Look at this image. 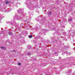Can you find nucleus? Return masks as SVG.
<instances>
[{"instance_id":"obj_1","label":"nucleus","mask_w":75,"mask_h":75,"mask_svg":"<svg viewBox=\"0 0 75 75\" xmlns=\"http://www.w3.org/2000/svg\"><path fill=\"white\" fill-rule=\"evenodd\" d=\"M1 48L2 49V50H6V48L3 47H1Z\"/></svg>"},{"instance_id":"obj_2","label":"nucleus","mask_w":75,"mask_h":75,"mask_svg":"<svg viewBox=\"0 0 75 75\" xmlns=\"http://www.w3.org/2000/svg\"><path fill=\"white\" fill-rule=\"evenodd\" d=\"M32 37H33V35H30L28 36V37L30 38H32Z\"/></svg>"},{"instance_id":"obj_3","label":"nucleus","mask_w":75,"mask_h":75,"mask_svg":"<svg viewBox=\"0 0 75 75\" xmlns=\"http://www.w3.org/2000/svg\"><path fill=\"white\" fill-rule=\"evenodd\" d=\"M72 21V18H70L69 19V21Z\"/></svg>"},{"instance_id":"obj_4","label":"nucleus","mask_w":75,"mask_h":75,"mask_svg":"<svg viewBox=\"0 0 75 75\" xmlns=\"http://www.w3.org/2000/svg\"><path fill=\"white\" fill-rule=\"evenodd\" d=\"M48 15H51V12H49L48 13Z\"/></svg>"},{"instance_id":"obj_5","label":"nucleus","mask_w":75,"mask_h":75,"mask_svg":"<svg viewBox=\"0 0 75 75\" xmlns=\"http://www.w3.org/2000/svg\"><path fill=\"white\" fill-rule=\"evenodd\" d=\"M10 3L9 2L6 1V4H8V3Z\"/></svg>"},{"instance_id":"obj_6","label":"nucleus","mask_w":75,"mask_h":75,"mask_svg":"<svg viewBox=\"0 0 75 75\" xmlns=\"http://www.w3.org/2000/svg\"><path fill=\"white\" fill-rule=\"evenodd\" d=\"M28 55H31V53L30 52L28 53Z\"/></svg>"},{"instance_id":"obj_7","label":"nucleus","mask_w":75,"mask_h":75,"mask_svg":"<svg viewBox=\"0 0 75 75\" xmlns=\"http://www.w3.org/2000/svg\"><path fill=\"white\" fill-rule=\"evenodd\" d=\"M9 35H11V32H9Z\"/></svg>"},{"instance_id":"obj_8","label":"nucleus","mask_w":75,"mask_h":75,"mask_svg":"<svg viewBox=\"0 0 75 75\" xmlns=\"http://www.w3.org/2000/svg\"><path fill=\"white\" fill-rule=\"evenodd\" d=\"M21 65V63H19L18 64V65Z\"/></svg>"},{"instance_id":"obj_9","label":"nucleus","mask_w":75,"mask_h":75,"mask_svg":"<svg viewBox=\"0 0 75 75\" xmlns=\"http://www.w3.org/2000/svg\"><path fill=\"white\" fill-rule=\"evenodd\" d=\"M1 6V5L0 4V6Z\"/></svg>"},{"instance_id":"obj_10","label":"nucleus","mask_w":75,"mask_h":75,"mask_svg":"<svg viewBox=\"0 0 75 75\" xmlns=\"http://www.w3.org/2000/svg\"><path fill=\"white\" fill-rule=\"evenodd\" d=\"M0 20H1V19H0Z\"/></svg>"}]
</instances>
